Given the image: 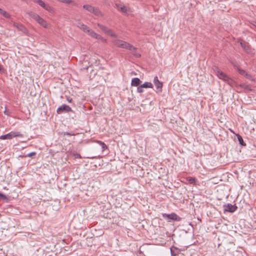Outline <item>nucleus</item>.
Instances as JSON below:
<instances>
[{
	"label": "nucleus",
	"instance_id": "nucleus-1",
	"mask_svg": "<svg viewBox=\"0 0 256 256\" xmlns=\"http://www.w3.org/2000/svg\"><path fill=\"white\" fill-rule=\"evenodd\" d=\"M112 43L118 48L126 49L130 51L131 53L136 58L140 56V54L137 52V48L126 41L119 39H114L112 40Z\"/></svg>",
	"mask_w": 256,
	"mask_h": 256
},
{
	"label": "nucleus",
	"instance_id": "nucleus-2",
	"mask_svg": "<svg viewBox=\"0 0 256 256\" xmlns=\"http://www.w3.org/2000/svg\"><path fill=\"white\" fill-rule=\"evenodd\" d=\"M27 14L35 21H36L40 26L44 28H47L48 27L49 24H48L46 21L40 16L36 13L33 12H28Z\"/></svg>",
	"mask_w": 256,
	"mask_h": 256
},
{
	"label": "nucleus",
	"instance_id": "nucleus-3",
	"mask_svg": "<svg viewBox=\"0 0 256 256\" xmlns=\"http://www.w3.org/2000/svg\"><path fill=\"white\" fill-rule=\"evenodd\" d=\"M213 70L214 73L216 75V76L220 78L223 80L224 82H228L230 85H232L233 83V80L230 78L226 74L222 72L216 66H214L213 68Z\"/></svg>",
	"mask_w": 256,
	"mask_h": 256
},
{
	"label": "nucleus",
	"instance_id": "nucleus-4",
	"mask_svg": "<svg viewBox=\"0 0 256 256\" xmlns=\"http://www.w3.org/2000/svg\"><path fill=\"white\" fill-rule=\"evenodd\" d=\"M76 26L78 28H80L84 32L88 34L90 36L92 37V33H94V31L91 30L88 26L84 24L83 22H81L80 20H78Z\"/></svg>",
	"mask_w": 256,
	"mask_h": 256
},
{
	"label": "nucleus",
	"instance_id": "nucleus-5",
	"mask_svg": "<svg viewBox=\"0 0 256 256\" xmlns=\"http://www.w3.org/2000/svg\"><path fill=\"white\" fill-rule=\"evenodd\" d=\"M162 216L168 222H172V221L179 222L181 220V218L174 212L170 214H162Z\"/></svg>",
	"mask_w": 256,
	"mask_h": 256
},
{
	"label": "nucleus",
	"instance_id": "nucleus-6",
	"mask_svg": "<svg viewBox=\"0 0 256 256\" xmlns=\"http://www.w3.org/2000/svg\"><path fill=\"white\" fill-rule=\"evenodd\" d=\"M22 137V134L20 132H11L1 136L0 138L2 140H10L14 137Z\"/></svg>",
	"mask_w": 256,
	"mask_h": 256
},
{
	"label": "nucleus",
	"instance_id": "nucleus-7",
	"mask_svg": "<svg viewBox=\"0 0 256 256\" xmlns=\"http://www.w3.org/2000/svg\"><path fill=\"white\" fill-rule=\"evenodd\" d=\"M98 26L106 34L114 38H116L117 36L115 34L112 30L109 29L108 27L101 24H98Z\"/></svg>",
	"mask_w": 256,
	"mask_h": 256
},
{
	"label": "nucleus",
	"instance_id": "nucleus-8",
	"mask_svg": "<svg viewBox=\"0 0 256 256\" xmlns=\"http://www.w3.org/2000/svg\"><path fill=\"white\" fill-rule=\"evenodd\" d=\"M56 112L58 114H60L63 112H73V110L68 106L63 104L58 108Z\"/></svg>",
	"mask_w": 256,
	"mask_h": 256
},
{
	"label": "nucleus",
	"instance_id": "nucleus-9",
	"mask_svg": "<svg viewBox=\"0 0 256 256\" xmlns=\"http://www.w3.org/2000/svg\"><path fill=\"white\" fill-rule=\"evenodd\" d=\"M224 212H234L238 208L236 204H224Z\"/></svg>",
	"mask_w": 256,
	"mask_h": 256
},
{
	"label": "nucleus",
	"instance_id": "nucleus-10",
	"mask_svg": "<svg viewBox=\"0 0 256 256\" xmlns=\"http://www.w3.org/2000/svg\"><path fill=\"white\" fill-rule=\"evenodd\" d=\"M154 83L158 90V92H161L162 87V83L158 80L157 76L154 78Z\"/></svg>",
	"mask_w": 256,
	"mask_h": 256
},
{
	"label": "nucleus",
	"instance_id": "nucleus-11",
	"mask_svg": "<svg viewBox=\"0 0 256 256\" xmlns=\"http://www.w3.org/2000/svg\"><path fill=\"white\" fill-rule=\"evenodd\" d=\"M240 44L247 53L251 52L250 48L248 44L245 42H240Z\"/></svg>",
	"mask_w": 256,
	"mask_h": 256
},
{
	"label": "nucleus",
	"instance_id": "nucleus-12",
	"mask_svg": "<svg viewBox=\"0 0 256 256\" xmlns=\"http://www.w3.org/2000/svg\"><path fill=\"white\" fill-rule=\"evenodd\" d=\"M141 80L138 78H133L132 80L131 86H138L140 84Z\"/></svg>",
	"mask_w": 256,
	"mask_h": 256
},
{
	"label": "nucleus",
	"instance_id": "nucleus-13",
	"mask_svg": "<svg viewBox=\"0 0 256 256\" xmlns=\"http://www.w3.org/2000/svg\"><path fill=\"white\" fill-rule=\"evenodd\" d=\"M92 38L97 39L98 40H100L102 42H106V39L104 38L100 35L98 34L97 33H96L95 32H94V33H92Z\"/></svg>",
	"mask_w": 256,
	"mask_h": 256
},
{
	"label": "nucleus",
	"instance_id": "nucleus-14",
	"mask_svg": "<svg viewBox=\"0 0 256 256\" xmlns=\"http://www.w3.org/2000/svg\"><path fill=\"white\" fill-rule=\"evenodd\" d=\"M94 6L89 4H84L83 6V8L90 12H92L94 10Z\"/></svg>",
	"mask_w": 256,
	"mask_h": 256
},
{
	"label": "nucleus",
	"instance_id": "nucleus-15",
	"mask_svg": "<svg viewBox=\"0 0 256 256\" xmlns=\"http://www.w3.org/2000/svg\"><path fill=\"white\" fill-rule=\"evenodd\" d=\"M44 9L54 14V9L50 6L48 4H46V6L44 8Z\"/></svg>",
	"mask_w": 256,
	"mask_h": 256
},
{
	"label": "nucleus",
	"instance_id": "nucleus-16",
	"mask_svg": "<svg viewBox=\"0 0 256 256\" xmlns=\"http://www.w3.org/2000/svg\"><path fill=\"white\" fill-rule=\"evenodd\" d=\"M0 200H4L5 202H8L9 198L6 195L0 192Z\"/></svg>",
	"mask_w": 256,
	"mask_h": 256
},
{
	"label": "nucleus",
	"instance_id": "nucleus-17",
	"mask_svg": "<svg viewBox=\"0 0 256 256\" xmlns=\"http://www.w3.org/2000/svg\"><path fill=\"white\" fill-rule=\"evenodd\" d=\"M14 26L20 30L23 31L25 30L24 26L20 24L14 23Z\"/></svg>",
	"mask_w": 256,
	"mask_h": 256
},
{
	"label": "nucleus",
	"instance_id": "nucleus-18",
	"mask_svg": "<svg viewBox=\"0 0 256 256\" xmlns=\"http://www.w3.org/2000/svg\"><path fill=\"white\" fill-rule=\"evenodd\" d=\"M143 88H152L153 84L150 82H146L144 84H141Z\"/></svg>",
	"mask_w": 256,
	"mask_h": 256
},
{
	"label": "nucleus",
	"instance_id": "nucleus-19",
	"mask_svg": "<svg viewBox=\"0 0 256 256\" xmlns=\"http://www.w3.org/2000/svg\"><path fill=\"white\" fill-rule=\"evenodd\" d=\"M34 2L38 4L40 6L44 8L47 4H45L42 0H34Z\"/></svg>",
	"mask_w": 256,
	"mask_h": 256
},
{
	"label": "nucleus",
	"instance_id": "nucleus-20",
	"mask_svg": "<svg viewBox=\"0 0 256 256\" xmlns=\"http://www.w3.org/2000/svg\"><path fill=\"white\" fill-rule=\"evenodd\" d=\"M92 13L94 14V15L96 16H100L102 15V13L100 10L94 7V10H92Z\"/></svg>",
	"mask_w": 256,
	"mask_h": 256
},
{
	"label": "nucleus",
	"instance_id": "nucleus-21",
	"mask_svg": "<svg viewBox=\"0 0 256 256\" xmlns=\"http://www.w3.org/2000/svg\"><path fill=\"white\" fill-rule=\"evenodd\" d=\"M237 70L238 72L242 75V76H250V74H248L245 70H242L240 69V68H239L238 67H237Z\"/></svg>",
	"mask_w": 256,
	"mask_h": 256
},
{
	"label": "nucleus",
	"instance_id": "nucleus-22",
	"mask_svg": "<svg viewBox=\"0 0 256 256\" xmlns=\"http://www.w3.org/2000/svg\"><path fill=\"white\" fill-rule=\"evenodd\" d=\"M0 14L6 18H10V14L0 8Z\"/></svg>",
	"mask_w": 256,
	"mask_h": 256
},
{
	"label": "nucleus",
	"instance_id": "nucleus-23",
	"mask_svg": "<svg viewBox=\"0 0 256 256\" xmlns=\"http://www.w3.org/2000/svg\"><path fill=\"white\" fill-rule=\"evenodd\" d=\"M236 136L239 142V144L242 146H246V144L244 143L242 138L240 134H237Z\"/></svg>",
	"mask_w": 256,
	"mask_h": 256
},
{
	"label": "nucleus",
	"instance_id": "nucleus-24",
	"mask_svg": "<svg viewBox=\"0 0 256 256\" xmlns=\"http://www.w3.org/2000/svg\"><path fill=\"white\" fill-rule=\"evenodd\" d=\"M98 142L102 146V150L104 151L108 148L106 145L102 142L98 141Z\"/></svg>",
	"mask_w": 256,
	"mask_h": 256
},
{
	"label": "nucleus",
	"instance_id": "nucleus-25",
	"mask_svg": "<svg viewBox=\"0 0 256 256\" xmlns=\"http://www.w3.org/2000/svg\"><path fill=\"white\" fill-rule=\"evenodd\" d=\"M62 2L68 4H73L74 6H76V4L72 0H60Z\"/></svg>",
	"mask_w": 256,
	"mask_h": 256
},
{
	"label": "nucleus",
	"instance_id": "nucleus-26",
	"mask_svg": "<svg viewBox=\"0 0 256 256\" xmlns=\"http://www.w3.org/2000/svg\"><path fill=\"white\" fill-rule=\"evenodd\" d=\"M186 179L191 184H194L196 181V179L194 178L188 177Z\"/></svg>",
	"mask_w": 256,
	"mask_h": 256
},
{
	"label": "nucleus",
	"instance_id": "nucleus-27",
	"mask_svg": "<svg viewBox=\"0 0 256 256\" xmlns=\"http://www.w3.org/2000/svg\"><path fill=\"white\" fill-rule=\"evenodd\" d=\"M137 92L138 93H142L144 92L143 88L142 87V85L139 86L137 88Z\"/></svg>",
	"mask_w": 256,
	"mask_h": 256
},
{
	"label": "nucleus",
	"instance_id": "nucleus-28",
	"mask_svg": "<svg viewBox=\"0 0 256 256\" xmlns=\"http://www.w3.org/2000/svg\"><path fill=\"white\" fill-rule=\"evenodd\" d=\"M62 134H63V135H64V136H66H66H74V135H75V134H74V132H64L62 133Z\"/></svg>",
	"mask_w": 256,
	"mask_h": 256
},
{
	"label": "nucleus",
	"instance_id": "nucleus-29",
	"mask_svg": "<svg viewBox=\"0 0 256 256\" xmlns=\"http://www.w3.org/2000/svg\"><path fill=\"white\" fill-rule=\"evenodd\" d=\"M35 155H36V152H32L29 153L28 154L25 156L32 157V156H34Z\"/></svg>",
	"mask_w": 256,
	"mask_h": 256
},
{
	"label": "nucleus",
	"instance_id": "nucleus-30",
	"mask_svg": "<svg viewBox=\"0 0 256 256\" xmlns=\"http://www.w3.org/2000/svg\"><path fill=\"white\" fill-rule=\"evenodd\" d=\"M120 8L122 12H126V10H127L126 7L125 6H121Z\"/></svg>",
	"mask_w": 256,
	"mask_h": 256
},
{
	"label": "nucleus",
	"instance_id": "nucleus-31",
	"mask_svg": "<svg viewBox=\"0 0 256 256\" xmlns=\"http://www.w3.org/2000/svg\"><path fill=\"white\" fill-rule=\"evenodd\" d=\"M170 252H171V255H172V256H176V254H175V253L173 252V250H172V248H171V249H170Z\"/></svg>",
	"mask_w": 256,
	"mask_h": 256
},
{
	"label": "nucleus",
	"instance_id": "nucleus-32",
	"mask_svg": "<svg viewBox=\"0 0 256 256\" xmlns=\"http://www.w3.org/2000/svg\"><path fill=\"white\" fill-rule=\"evenodd\" d=\"M246 76L248 78L251 80H254V79L252 78V76L250 75V76Z\"/></svg>",
	"mask_w": 256,
	"mask_h": 256
},
{
	"label": "nucleus",
	"instance_id": "nucleus-33",
	"mask_svg": "<svg viewBox=\"0 0 256 256\" xmlns=\"http://www.w3.org/2000/svg\"><path fill=\"white\" fill-rule=\"evenodd\" d=\"M67 100L69 102H71L72 100V98H67Z\"/></svg>",
	"mask_w": 256,
	"mask_h": 256
},
{
	"label": "nucleus",
	"instance_id": "nucleus-34",
	"mask_svg": "<svg viewBox=\"0 0 256 256\" xmlns=\"http://www.w3.org/2000/svg\"><path fill=\"white\" fill-rule=\"evenodd\" d=\"M76 157L77 158H81V156H80V154H76Z\"/></svg>",
	"mask_w": 256,
	"mask_h": 256
},
{
	"label": "nucleus",
	"instance_id": "nucleus-35",
	"mask_svg": "<svg viewBox=\"0 0 256 256\" xmlns=\"http://www.w3.org/2000/svg\"><path fill=\"white\" fill-rule=\"evenodd\" d=\"M253 25L256 28V22H254Z\"/></svg>",
	"mask_w": 256,
	"mask_h": 256
},
{
	"label": "nucleus",
	"instance_id": "nucleus-36",
	"mask_svg": "<svg viewBox=\"0 0 256 256\" xmlns=\"http://www.w3.org/2000/svg\"><path fill=\"white\" fill-rule=\"evenodd\" d=\"M4 113L8 115V113H7V112H6V110H5V111L4 112Z\"/></svg>",
	"mask_w": 256,
	"mask_h": 256
},
{
	"label": "nucleus",
	"instance_id": "nucleus-37",
	"mask_svg": "<svg viewBox=\"0 0 256 256\" xmlns=\"http://www.w3.org/2000/svg\"><path fill=\"white\" fill-rule=\"evenodd\" d=\"M2 70V66H0V70Z\"/></svg>",
	"mask_w": 256,
	"mask_h": 256
},
{
	"label": "nucleus",
	"instance_id": "nucleus-38",
	"mask_svg": "<svg viewBox=\"0 0 256 256\" xmlns=\"http://www.w3.org/2000/svg\"><path fill=\"white\" fill-rule=\"evenodd\" d=\"M230 130L231 132H233V131L232 130Z\"/></svg>",
	"mask_w": 256,
	"mask_h": 256
}]
</instances>
